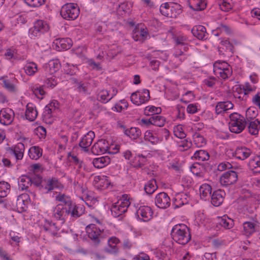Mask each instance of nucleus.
I'll list each match as a JSON object with an SVG mask.
<instances>
[{
	"label": "nucleus",
	"instance_id": "1",
	"mask_svg": "<svg viewBox=\"0 0 260 260\" xmlns=\"http://www.w3.org/2000/svg\"><path fill=\"white\" fill-rule=\"evenodd\" d=\"M171 237L177 243L182 245L187 244L191 239L189 229L184 224H176L172 229Z\"/></svg>",
	"mask_w": 260,
	"mask_h": 260
},
{
	"label": "nucleus",
	"instance_id": "2",
	"mask_svg": "<svg viewBox=\"0 0 260 260\" xmlns=\"http://www.w3.org/2000/svg\"><path fill=\"white\" fill-rule=\"evenodd\" d=\"M230 119L229 129L232 133L239 134L245 128L246 120L243 116L233 113L230 115Z\"/></svg>",
	"mask_w": 260,
	"mask_h": 260
},
{
	"label": "nucleus",
	"instance_id": "3",
	"mask_svg": "<svg viewBox=\"0 0 260 260\" xmlns=\"http://www.w3.org/2000/svg\"><path fill=\"white\" fill-rule=\"evenodd\" d=\"M80 10L77 4L69 3L63 5L60 10V15L67 20H74L79 15Z\"/></svg>",
	"mask_w": 260,
	"mask_h": 260
},
{
	"label": "nucleus",
	"instance_id": "4",
	"mask_svg": "<svg viewBox=\"0 0 260 260\" xmlns=\"http://www.w3.org/2000/svg\"><path fill=\"white\" fill-rule=\"evenodd\" d=\"M159 11L162 15L170 18H176L182 12L181 6L176 3L171 5L168 3L162 4Z\"/></svg>",
	"mask_w": 260,
	"mask_h": 260
},
{
	"label": "nucleus",
	"instance_id": "5",
	"mask_svg": "<svg viewBox=\"0 0 260 260\" xmlns=\"http://www.w3.org/2000/svg\"><path fill=\"white\" fill-rule=\"evenodd\" d=\"M49 29L48 23L42 20H37L35 21L34 26L29 30V36L32 39L40 37Z\"/></svg>",
	"mask_w": 260,
	"mask_h": 260
},
{
	"label": "nucleus",
	"instance_id": "6",
	"mask_svg": "<svg viewBox=\"0 0 260 260\" xmlns=\"http://www.w3.org/2000/svg\"><path fill=\"white\" fill-rule=\"evenodd\" d=\"M85 229L89 238L94 244H99L100 243V239L102 238V234L105 231L104 228H98L94 224H90Z\"/></svg>",
	"mask_w": 260,
	"mask_h": 260
},
{
	"label": "nucleus",
	"instance_id": "7",
	"mask_svg": "<svg viewBox=\"0 0 260 260\" xmlns=\"http://www.w3.org/2000/svg\"><path fill=\"white\" fill-rule=\"evenodd\" d=\"M129 205L130 202L128 200H120L112 206L111 208L112 215L114 217H120L127 211V208Z\"/></svg>",
	"mask_w": 260,
	"mask_h": 260
},
{
	"label": "nucleus",
	"instance_id": "8",
	"mask_svg": "<svg viewBox=\"0 0 260 260\" xmlns=\"http://www.w3.org/2000/svg\"><path fill=\"white\" fill-rule=\"evenodd\" d=\"M150 99L149 91L146 89L134 92L131 96V100L136 105H140L149 101Z\"/></svg>",
	"mask_w": 260,
	"mask_h": 260
},
{
	"label": "nucleus",
	"instance_id": "9",
	"mask_svg": "<svg viewBox=\"0 0 260 260\" xmlns=\"http://www.w3.org/2000/svg\"><path fill=\"white\" fill-rule=\"evenodd\" d=\"M155 204L159 208L165 209L171 205L170 198L165 192L157 193L155 198Z\"/></svg>",
	"mask_w": 260,
	"mask_h": 260
},
{
	"label": "nucleus",
	"instance_id": "10",
	"mask_svg": "<svg viewBox=\"0 0 260 260\" xmlns=\"http://www.w3.org/2000/svg\"><path fill=\"white\" fill-rule=\"evenodd\" d=\"M238 179V175L234 171H229L224 173L220 178V182L222 186H227L235 183Z\"/></svg>",
	"mask_w": 260,
	"mask_h": 260
},
{
	"label": "nucleus",
	"instance_id": "11",
	"mask_svg": "<svg viewBox=\"0 0 260 260\" xmlns=\"http://www.w3.org/2000/svg\"><path fill=\"white\" fill-rule=\"evenodd\" d=\"M14 118V112L10 108H3L0 111V123L4 125L11 124Z\"/></svg>",
	"mask_w": 260,
	"mask_h": 260
},
{
	"label": "nucleus",
	"instance_id": "12",
	"mask_svg": "<svg viewBox=\"0 0 260 260\" xmlns=\"http://www.w3.org/2000/svg\"><path fill=\"white\" fill-rule=\"evenodd\" d=\"M61 184L56 178H49L45 180L41 184L42 191L44 193H48L54 188H58Z\"/></svg>",
	"mask_w": 260,
	"mask_h": 260
},
{
	"label": "nucleus",
	"instance_id": "13",
	"mask_svg": "<svg viewBox=\"0 0 260 260\" xmlns=\"http://www.w3.org/2000/svg\"><path fill=\"white\" fill-rule=\"evenodd\" d=\"M138 218L143 221L149 220L153 214L151 208L147 206H140L136 213Z\"/></svg>",
	"mask_w": 260,
	"mask_h": 260
},
{
	"label": "nucleus",
	"instance_id": "14",
	"mask_svg": "<svg viewBox=\"0 0 260 260\" xmlns=\"http://www.w3.org/2000/svg\"><path fill=\"white\" fill-rule=\"evenodd\" d=\"M53 217L63 223L68 216L67 208L61 205H57L53 209Z\"/></svg>",
	"mask_w": 260,
	"mask_h": 260
},
{
	"label": "nucleus",
	"instance_id": "15",
	"mask_svg": "<svg viewBox=\"0 0 260 260\" xmlns=\"http://www.w3.org/2000/svg\"><path fill=\"white\" fill-rule=\"evenodd\" d=\"M68 215L73 218H77L84 213L85 207L82 205H76L72 203L67 208Z\"/></svg>",
	"mask_w": 260,
	"mask_h": 260
},
{
	"label": "nucleus",
	"instance_id": "16",
	"mask_svg": "<svg viewBox=\"0 0 260 260\" xmlns=\"http://www.w3.org/2000/svg\"><path fill=\"white\" fill-rule=\"evenodd\" d=\"M43 230H44L48 234L53 237H59V234L58 231L59 228H58L56 224L51 221L45 220V222L43 225Z\"/></svg>",
	"mask_w": 260,
	"mask_h": 260
},
{
	"label": "nucleus",
	"instance_id": "17",
	"mask_svg": "<svg viewBox=\"0 0 260 260\" xmlns=\"http://www.w3.org/2000/svg\"><path fill=\"white\" fill-rule=\"evenodd\" d=\"M94 136L93 132L89 131L80 141L79 146L85 152L88 151V147L91 145Z\"/></svg>",
	"mask_w": 260,
	"mask_h": 260
},
{
	"label": "nucleus",
	"instance_id": "18",
	"mask_svg": "<svg viewBox=\"0 0 260 260\" xmlns=\"http://www.w3.org/2000/svg\"><path fill=\"white\" fill-rule=\"evenodd\" d=\"M191 33L195 37L199 40H206L208 38V34L206 29L203 25H197L194 26L191 29Z\"/></svg>",
	"mask_w": 260,
	"mask_h": 260
},
{
	"label": "nucleus",
	"instance_id": "19",
	"mask_svg": "<svg viewBox=\"0 0 260 260\" xmlns=\"http://www.w3.org/2000/svg\"><path fill=\"white\" fill-rule=\"evenodd\" d=\"M144 139L153 145H156L161 142V138L158 134V131L154 132L146 131L144 135Z\"/></svg>",
	"mask_w": 260,
	"mask_h": 260
},
{
	"label": "nucleus",
	"instance_id": "20",
	"mask_svg": "<svg viewBox=\"0 0 260 260\" xmlns=\"http://www.w3.org/2000/svg\"><path fill=\"white\" fill-rule=\"evenodd\" d=\"M225 192L221 189L214 191L211 196V203L216 207L220 206L223 201Z\"/></svg>",
	"mask_w": 260,
	"mask_h": 260
},
{
	"label": "nucleus",
	"instance_id": "21",
	"mask_svg": "<svg viewBox=\"0 0 260 260\" xmlns=\"http://www.w3.org/2000/svg\"><path fill=\"white\" fill-rule=\"evenodd\" d=\"M38 115L36 106L32 103H28L26 107V118L30 121H34Z\"/></svg>",
	"mask_w": 260,
	"mask_h": 260
},
{
	"label": "nucleus",
	"instance_id": "22",
	"mask_svg": "<svg viewBox=\"0 0 260 260\" xmlns=\"http://www.w3.org/2000/svg\"><path fill=\"white\" fill-rule=\"evenodd\" d=\"M250 149L245 147H237L235 151V156L238 159L244 160L248 158L251 154Z\"/></svg>",
	"mask_w": 260,
	"mask_h": 260
},
{
	"label": "nucleus",
	"instance_id": "23",
	"mask_svg": "<svg viewBox=\"0 0 260 260\" xmlns=\"http://www.w3.org/2000/svg\"><path fill=\"white\" fill-rule=\"evenodd\" d=\"M25 73L29 76H34L38 72L37 63L33 61H27L23 67Z\"/></svg>",
	"mask_w": 260,
	"mask_h": 260
},
{
	"label": "nucleus",
	"instance_id": "24",
	"mask_svg": "<svg viewBox=\"0 0 260 260\" xmlns=\"http://www.w3.org/2000/svg\"><path fill=\"white\" fill-rule=\"evenodd\" d=\"M248 125L249 133L252 135H256L258 134L260 129V122L257 119L253 120H246V125Z\"/></svg>",
	"mask_w": 260,
	"mask_h": 260
},
{
	"label": "nucleus",
	"instance_id": "25",
	"mask_svg": "<svg viewBox=\"0 0 260 260\" xmlns=\"http://www.w3.org/2000/svg\"><path fill=\"white\" fill-rule=\"evenodd\" d=\"M60 64L58 60H50L47 64L45 66V71L50 75H52L59 70Z\"/></svg>",
	"mask_w": 260,
	"mask_h": 260
},
{
	"label": "nucleus",
	"instance_id": "26",
	"mask_svg": "<svg viewBox=\"0 0 260 260\" xmlns=\"http://www.w3.org/2000/svg\"><path fill=\"white\" fill-rule=\"evenodd\" d=\"M58 50L69 49L72 46V41L70 38H61L56 40Z\"/></svg>",
	"mask_w": 260,
	"mask_h": 260
},
{
	"label": "nucleus",
	"instance_id": "27",
	"mask_svg": "<svg viewBox=\"0 0 260 260\" xmlns=\"http://www.w3.org/2000/svg\"><path fill=\"white\" fill-rule=\"evenodd\" d=\"M233 104L229 101L218 102L216 106V113L218 114H221L228 110L233 109Z\"/></svg>",
	"mask_w": 260,
	"mask_h": 260
},
{
	"label": "nucleus",
	"instance_id": "28",
	"mask_svg": "<svg viewBox=\"0 0 260 260\" xmlns=\"http://www.w3.org/2000/svg\"><path fill=\"white\" fill-rule=\"evenodd\" d=\"M110 162V158L108 156H104L100 157L94 158L92 164L94 167L100 169L103 168Z\"/></svg>",
	"mask_w": 260,
	"mask_h": 260
},
{
	"label": "nucleus",
	"instance_id": "29",
	"mask_svg": "<svg viewBox=\"0 0 260 260\" xmlns=\"http://www.w3.org/2000/svg\"><path fill=\"white\" fill-rule=\"evenodd\" d=\"M218 224L225 229H232L234 226V221L227 215L218 218Z\"/></svg>",
	"mask_w": 260,
	"mask_h": 260
},
{
	"label": "nucleus",
	"instance_id": "30",
	"mask_svg": "<svg viewBox=\"0 0 260 260\" xmlns=\"http://www.w3.org/2000/svg\"><path fill=\"white\" fill-rule=\"evenodd\" d=\"M189 6L194 11H201L206 7V3L204 0H189Z\"/></svg>",
	"mask_w": 260,
	"mask_h": 260
},
{
	"label": "nucleus",
	"instance_id": "31",
	"mask_svg": "<svg viewBox=\"0 0 260 260\" xmlns=\"http://www.w3.org/2000/svg\"><path fill=\"white\" fill-rule=\"evenodd\" d=\"M244 234L246 236L251 235L256 231V223L251 221H246L243 224Z\"/></svg>",
	"mask_w": 260,
	"mask_h": 260
},
{
	"label": "nucleus",
	"instance_id": "32",
	"mask_svg": "<svg viewBox=\"0 0 260 260\" xmlns=\"http://www.w3.org/2000/svg\"><path fill=\"white\" fill-rule=\"evenodd\" d=\"M31 184V178L27 176H22L18 181L19 189L21 190H26Z\"/></svg>",
	"mask_w": 260,
	"mask_h": 260
},
{
	"label": "nucleus",
	"instance_id": "33",
	"mask_svg": "<svg viewBox=\"0 0 260 260\" xmlns=\"http://www.w3.org/2000/svg\"><path fill=\"white\" fill-rule=\"evenodd\" d=\"M188 196L186 194H180L178 195L173 202V205L174 206V208H178L186 204L188 200L187 199Z\"/></svg>",
	"mask_w": 260,
	"mask_h": 260
},
{
	"label": "nucleus",
	"instance_id": "34",
	"mask_svg": "<svg viewBox=\"0 0 260 260\" xmlns=\"http://www.w3.org/2000/svg\"><path fill=\"white\" fill-rule=\"evenodd\" d=\"M24 151V145L19 143L12 149V152L14 155L17 160H20L23 158Z\"/></svg>",
	"mask_w": 260,
	"mask_h": 260
},
{
	"label": "nucleus",
	"instance_id": "35",
	"mask_svg": "<svg viewBox=\"0 0 260 260\" xmlns=\"http://www.w3.org/2000/svg\"><path fill=\"white\" fill-rule=\"evenodd\" d=\"M200 196L202 199H205L207 197H211L212 188L211 186L208 184H202L199 189Z\"/></svg>",
	"mask_w": 260,
	"mask_h": 260
},
{
	"label": "nucleus",
	"instance_id": "36",
	"mask_svg": "<svg viewBox=\"0 0 260 260\" xmlns=\"http://www.w3.org/2000/svg\"><path fill=\"white\" fill-rule=\"evenodd\" d=\"M249 168L255 172H260V156H256L250 159L248 162Z\"/></svg>",
	"mask_w": 260,
	"mask_h": 260
},
{
	"label": "nucleus",
	"instance_id": "37",
	"mask_svg": "<svg viewBox=\"0 0 260 260\" xmlns=\"http://www.w3.org/2000/svg\"><path fill=\"white\" fill-rule=\"evenodd\" d=\"M112 98L113 96H111L109 92L107 90H102L100 91L97 95V100L104 104L108 103Z\"/></svg>",
	"mask_w": 260,
	"mask_h": 260
},
{
	"label": "nucleus",
	"instance_id": "38",
	"mask_svg": "<svg viewBox=\"0 0 260 260\" xmlns=\"http://www.w3.org/2000/svg\"><path fill=\"white\" fill-rule=\"evenodd\" d=\"M55 199L56 201L61 202L58 205H61L67 208L73 203L70 198L64 194H58L55 197Z\"/></svg>",
	"mask_w": 260,
	"mask_h": 260
},
{
	"label": "nucleus",
	"instance_id": "39",
	"mask_svg": "<svg viewBox=\"0 0 260 260\" xmlns=\"http://www.w3.org/2000/svg\"><path fill=\"white\" fill-rule=\"evenodd\" d=\"M124 134L132 139H137L141 135V132L138 127H131L124 131Z\"/></svg>",
	"mask_w": 260,
	"mask_h": 260
},
{
	"label": "nucleus",
	"instance_id": "40",
	"mask_svg": "<svg viewBox=\"0 0 260 260\" xmlns=\"http://www.w3.org/2000/svg\"><path fill=\"white\" fill-rule=\"evenodd\" d=\"M157 188L155 180L151 179L148 181L144 186V190L148 194H152Z\"/></svg>",
	"mask_w": 260,
	"mask_h": 260
},
{
	"label": "nucleus",
	"instance_id": "41",
	"mask_svg": "<svg viewBox=\"0 0 260 260\" xmlns=\"http://www.w3.org/2000/svg\"><path fill=\"white\" fill-rule=\"evenodd\" d=\"M193 158L199 161H205L209 159L210 156L209 153L204 150L196 151L193 154Z\"/></svg>",
	"mask_w": 260,
	"mask_h": 260
},
{
	"label": "nucleus",
	"instance_id": "42",
	"mask_svg": "<svg viewBox=\"0 0 260 260\" xmlns=\"http://www.w3.org/2000/svg\"><path fill=\"white\" fill-rule=\"evenodd\" d=\"M28 155L31 159L37 160L42 156V150L39 147L33 146L29 149Z\"/></svg>",
	"mask_w": 260,
	"mask_h": 260
},
{
	"label": "nucleus",
	"instance_id": "43",
	"mask_svg": "<svg viewBox=\"0 0 260 260\" xmlns=\"http://www.w3.org/2000/svg\"><path fill=\"white\" fill-rule=\"evenodd\" d=\"M54 103H50L44 109L43 116L44 119L47 121L52 117V113L55 110Z\"/></svg>",
	"mask_w": 260,
	"mask_h": 260
},
{
	"label": "nucleus",
	"instance_id": "44",
	"mask_svg": "<svg viewBox=\"0 0 260 260\" xmlns=\"http://www.w3.org/2000/svg\"><path fill=\"white\" fill-rule=\"evenodd\" d=\"M193 142L197 147H202L206 144V139L199 133H196L193 136Z\"/></svg>",
	"mask_w": 260,
	"mask_h": 260
},
{
	"label": "nucleus",
	"instance_id": "45",
	"mask_svg": "<svg viewBox=\"0 0 260 260\" xmlns=\"http://www.w3.org/2000/svg\"><path fill=\"white\" fill-rule=\"evenodd\" d=\"M161 109L160 107H156L154 106H148L145 107L144 110V113L146 115H157L160 113Z\"/></svg>",
	"mask_w": 260,
	"mask_h": 260
},
{
	"label": "nucleus",
	"instance_id": "46",
	"mask_svg": "<svg viewBox=\"0 0 260 260\" xmlns=\"http://www.w3.org/2000/svg\"><path fill=\"white\" fill-rule=\"evenodd\" d=\"M10 191V185L6 182H0V198H4L8 195Z\"/></svg>",
	"mask_w": 260,
	"mask_h": 260
},
{
	"label": "nucleus",
	"instance_id": "47",
	"mask_svg": "<svg viewBox=\"0 0 260 260\" xmlns=\"http://www.w3.org/2000/svg\"><path fill=\"white\" fill-rule=\"evenodd\" d=\"M44 87L43 85L40 86L39 85H35L31 87V90L33 93L40 99H42L43 96L45 94L46 92L44 89Z\"/></svg>",
	"mask_w": 260,
	"mask_h": 260
},
{
	"label": "nucleus",
	"instance_id": "48",
	"mask_svg": "<svg viewBox=\"0 0 260 260\" xmlns=\"http://www.w3.org/2000/svg\"><path fill=\"white\" fill-rule=\"evenodd\" d=\"M152 124L157 126L162 127L164 125L166 119L164 117L157 115H155L151 117Z\"/></svg>",
	"mask_w": 260,
	"mask_h": 260
},
{
	"label": "nucleus",
	"instance_id": "49",
	"mask_svg": "<svg viewBox=\"0 0 260 260\" xmlns=\"http://www.w3.org/2000/svg\"><path fill=\"white\" fill-rule=\"evenodd\" d=\"M178 147L180 151H186L189 149L192 146V142L190 140L181 139L180 141L177 142Z\"/></svg>",
	"mask_w": 260,
	"mask_h": 260
},
{
	"label": "nucleus",
	"instance_id": "50",
	"mask_svg": "<svg viewBox=\"0 0 260 260\" xmlns=\"http://www.w3.org/2000/svg\"><path fill=\"white\" fill-rule=\"evenodd\" d=\"M232 74L231 68L225 69L224 70H220L217 69V71L214 73V74L218 78H221L223 80H225L229 78Z\"/></svg>",
	"mask_w": 260,
	"mask_h": 260
},
{
	"label": "nucleus",
	"instance_id": "51",
	"mask_svg": "<svg viewBox=\"0 0 260 260\" xmlns=\"http://www.w3.org/2000/svg\"><path fill=\"white\" fill-rule=\"evenodd\" d=\"M258 114V111L255 107H250L246 111V120L248 121L255 119Z\"/></svg>",
	"mask_w": 260,
	"mask_h": 260
},
{
	"label": "nucleus",
	"instance_id": "52",
	"mask_svg": "<svg viewBox=\"0 0 260 260\" xmlns=\"http://www.w3.org/2000/svg\"><path fill=\"white\" fill-rule=\"evenodd\" d=\"M57 84V78L51 76L47 79L44 81V84L43 85L44 87L53 88Z\"/></svg>",
	"mask_w": 260,
	"mask_h": 260
},
{
	"label": "nucleus",
	"instance_id": "53",
	"mask_svg": "<svg viewBox=\"0 0 260 260\" xmlns=\"http://www.w3.org/2000/svg\"><path fill=\"white\" fill-rule=\"evenodd\" d=\"M174 135L179 138L180 139H184L186 135L184 133L182 127L181 125H178L174 127Z\"/></svg>",
	"mask_w": 260,
	"mask_h": 260
},
{
	"label": "nucleus",
	"instance_id": "54",
	"mask_svg": "<svg viewBox=\"0 0 260 260\" xmlns=\"http://www.w3.org/2000/svg\"><path fill=\"white\" fill-rule=\"evenodd\" d=\"M256 87L246 82L243 85L242 88H240L241 92H243V96L248 94L250 92L255 90Z\"/></svg>",
	"mask_w": 260,
	"mask_h": 260
},
{
	"label": "nucleus",
	"instance_id": "55",
	"mask_svg": "<svg viewBox=\"0 0 260 260\" xmlns=\"http://www.w3.org/2000/svg\"><path fill=\"white\" fill-rule=\"evenodd\" d=\"M230 66L226 62L216 61L213 65L214 73L217 71V69L222 70L225 69H230Z\"/></svg>",
	"mask_w": 260,
	"mask_h": 260
},
{
	"label": "nucleus",
	"instance_id": "56",
	"mask_svg": "<svg viewBox=\"0 0 260 260\" xmlns=\"http://www.w3.org/2000/svg\"><path fill=\"white\" fill-rule=\"evenodd\" d=\"M173 55L176 60H178L180 62L183 61L187 58V56L184 52L179 49H176Z\"/></svg>",
	"mask_w": 260,
	"mask_h": 260
},
{
	"label": "nucleus",
	"instance_id": "57",
	"mask_svg": "<svg viewBox=\"0 0 260 260\" xmlns=\"http://www.w3.org/2000/svg\"><path fill=\"white\" fill-rule=\"evenodd\" d=\"M0 80H3L4 87L8 91L14 92L15 91V85L9 80H6L4 77H1Z\"/></svg>",
	"mask_w": 260,
	"mask_h": 260
},
{
	"label": "nucleus",
	"instance_id": "58",
	"mask_svg": "<svg viewBox=\"0 0 260 260\" xmlns=\"http://www.w3.org/2000/svg\"><path fill=\"white\" fill-rule=\"evenodd\" d=\"M174 40L177 45H185L188 40L187 37L184 35H179L174 38Z\"/></svg>",
	"mask_w": 260,
	"mask_h": 260
},
{
	"label": "nucleus",
	"instance_id": "59",
	"mask_svg": "<svg viewBox=\"0 0 260 260\" xmlns=\"http://www.w3.org/2000/svg\"><path fill=\"white\" fill-rule=\"evenodd\" d=\"M136 162L135 165V167L137 168L142 167L146 163L147 158L145 156L143 155H138L136 157Z\"/></svg>",
	"mask_w": 260,
	"mask_h": 260
},
{
	"label": "nucleus",
	"instance_id": "60",
	"mask_svg": "<svg viewBox=\"0 0 260 260\" xmlns=\"http://www.w3.org/2000/svg\"><path fill=\"white\" fill-rule=\"evenodd\" d=\"M77 68L73 64L67 63L64 67V72L68 75H73L76 73Z\"/></svg>",
	"mask_w": 260,
	"mask_h": 260
},
{
	"label": "nucleus",
	"instance_id": "61",
	"mask_svg": "<svg viewBox=\"0 0 260 260\" xmlns=\"http://www.w3.org/2000/svg\"><path fill=\"white\" fill-rule=\"evenodd\" d=\"M45 0H25L26 4L32 7H38L41 6Z\"/></svg>",
	"mask_w": 260,
	"mask_h": 260
},
{
	"label": "nucleus",
	"instance_id": "62",
	"mask_svg": "<svg viewBox=\"0 0 260 260\" xmlns=\"http://www.w3.org/2000/svg\"><path fill=\"white\" fill-rule=\"evenodd\" d=\"M92 151L93 153H104L108 151L101 145L100 146L96 143L92 147Z\"/></svg>",
	"mask_w": 260,
	"mask_h": 260
},
{
	"label": "nucleus",
	"instance_id": "63",
	"mask_svg": "<svg viewBox=\"0 0 260 260\" xmlns=\"http://www.w3.org/2000/svg\"><path fill=\"white\" fill-rule=\"evenodd\" d=\"M232 168V165L227 161H224L220 163L217 167V169L219 171H223L226 169Z\"/></svg>",
	"mask_w": 260,
	"mask_h": 260
},
{
	"label": "nucleus",
	"instance_id": "64",
	"mask_svg": "<svg viewBox=\"0 0 260 260\" xmlns=\"http://www.w3.org/2000/svg\"><path fill=\"white\" fill-rule=\"evenodd\" d=\"M216 81V78L214 77H209L204 80V83L207 86L212 87L215 84Z\"/></svg>",
	"mask_w": 260,
	"mask_h": 260
}]
</instances>
